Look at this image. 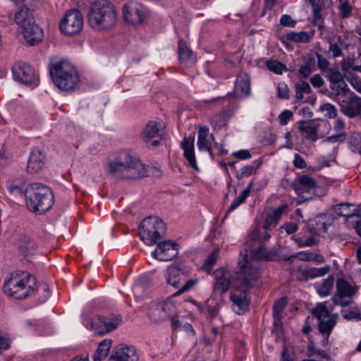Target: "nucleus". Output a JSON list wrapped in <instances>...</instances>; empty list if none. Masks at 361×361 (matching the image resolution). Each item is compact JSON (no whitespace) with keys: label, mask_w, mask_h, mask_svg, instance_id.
<instances>
[{"label":"nucleus","mask_w":361,"mask_h":361,"mask_svg":"<svg viewBox=\"0 0 361 361\" xmlns=\"http://www.w3.org/2000/svg\"><path fill=\"white\" fill-rule=\"evenodd\" d=\"M247 246L250 250V259L245 254L243 260L239 262L240 271L237 275L243 286L252 288L259 283L261 261L276 260L279 254L275 247L268 250L255 231L250 233ZM245 252L247 253L246 250Z\"/></svg>","instance_id":"nucleus-1"},{"label":"nucleus","mask_w":361,"mask_h":361,"mask_svg":"<svg viewBox=\"0 0 361 361\" xmlns=\"http://www.w3.org/2000/svg\"><path fill=\"white\" fill-rule=\"evenodd\" d=\"M108 166L110 174L115 178L137 179L147 175L145 166L137 157L127 151L118 152Z\"/></svg>","instance_id":"nucleus-2"},{"label":"nucleus","mask_w":361,"mask_h":361,"mask_svg":"<svg viewBox=\"0 0 361 361\" xmlns=\"http://www.w3.org/2000/svg\"><path fill=\"white\" fill-rule=\"evenodd\" d=\"M87 18L88 24L95 30L102 31L112 28L118 16L115 6L108 0H97L90 5Z\"/></svg>","instance_id":"nucleus-3"},{"label":"nucleus","mask_w":361,"mask_h":361,"mask_svg":"<svg viewBox=\"0 0 361 361\" xmlns=\"http://www.w3.org/2000/svg\"><path fill=\"white\" fill-rule=\"evenodd\" d=\"M25 205L36 214H43L50 209L54 198L51 189L42 183H33L25 189Z\"/></svg>","instance_id":"nucleus-4"},{"label":"nucleus","mask_w":361,"mask_h":361,"mask_svg":"<svg viewBox=\"0 0 361 361\" xmlns=\"http://www.w3.org/2000/svg\"><path fill=\"white\" fill-rule=\"evenodd\" d=\"M35 285V279L28 272L16 271L4 281L2 289L6 295L23 300L34 293Z\"/></svg>","instance_id":"nucleus-5"},{"label":"nucleus","mask_w":361,"mask_h":361,"mask_svg":"<svg viewBox=\"0 0 361 361\" xmlns=\"http://www.w3.org/2000/svg\"><path fill=\"white\" fill-rule=\"evenodd\" d=\"M166 232V225L157 216L144 219L139 226V235L147 245H154L162 238Z\"/></svg>","instance_id":"nucleus-6"},{"label":"nucleus","mask_w":361,"mask_h":361,"mask_svg":"<svg viewBox=\"0 0 361 361\" xmlns=\"http://www.w3.org/2000/svg\"><path fill=\"white\" fill-rule=\"evenodd\" d=\"M166 281L168 284L178 289L173 293L174 296L179 295L188 291L197 282V279H188V274L177 266L171 265L167 269Z\"/></svg>","instance_id":"nucleus-7"},{"label":"nucleus","mask_w":361,"mask_h":361,"mask_svg":"<svg viewBox=\"0 0 361 361\" xmlns=\"http://www.w3.org/2000/svg\"><path fill=\"white\" fill-rule=\"evenodd\" d=\"M122 322L121 314L110 317H99L97 319L86 318L83 321L85 327L95 334L104 335L115 330Z\"/></svg>","instance_id":"nucleus-8"},{"label":"nucleus","mask_w":361,"mask_h":361,"mask_svg":"<svg viewBox=\"0 0 361 361\" xmlns=\"http://www.w3.org/2000/svg\"><path fill=\"white\" fill-rule=\"evenodd\" d=\"M12 73L16 80L30 87H35L39 84V78L35 70L30 65L22 61L13 63Z\"/></svg>","instance_id":"nucleus-9"},{"label":"nucleus","mask_w":361,"mask_h":361,"mask_svg":"<svg viewBox=\"0 0 361 361\" xmlns=\"http://www.w3.org/2000/svg\"><path fill=\"white\" fill-rule=\"evenodd\" d=\"M66 59H53L49 64V74L54 85L61 91L68 90V71L65 69Z\"/></svg>","instance_id":"nucleus-10"},{"label":"nucleus","mask_w":361,"mask_h":361,"mask_svg":"<svg viewBox=\"0 0 361 361\" xmlns=\"http://www.w3.org/2000/svg\"><path fill=\"white\" fill-rule=\"evenodd\" d=\"M148 13V8L137 1H130L126 4L123 8V19L133 25L142 23Z\"/></svg>","instance_id":"nucleus-11"},{"label":"nucleus","mask_w":361,"mask_h":361,"mask_svg":"<svg viewBox=\"0 0 361 361\" xmlns=\"http://www.w3.org/2000/svg\"><path fill=\"white\" fill-rule=\"evenodd\" d=\"M291 185L295 192L298 195L296 204L299 205L303 202L312 199V197H305L304 195L314 190L317 188V183L312 176L301 175L298 176V179Z\"/></svg>","instance_id":"nucleus-12"},{"label":"nucleus","mask_w":361,"mask_h":361,"mask_svg":"<svg viewBox=\"0 0 361 361\" xmlns=\"http://www.w3.org/2000/svg\"><path fill=\"white\" fill-rule=\"evenodd\" d=\"M215 283L213 286L212 295L216 298L226 293L231 285L232 281L236 279V273L231 275V273L224 268L217 269L214 271Z\"/></svg>","instance_id":"nucleus-13"},{"label":"nucleus","mask_w":361,"mask_h":361,"mask_svg":"<svg viewBox=\"0 0 361 361\" xmlns=\"http://www.w3.org/2000/svg\"><path fill=\"white\" fill-rule=\"evenodd\" d=\"M354 294L353 287L348 281L339 279L336 282V291L334 293L332 301L334 305L346 307L351 303V296Z\"/></svg>","instance_id":"nucleus-14"},{"label":"nucleus","mask_w":361,"mask_h":361,"mask_svg":"<svg viewBox=\"0 0 361 361\" xmlns=\"http://www.w3.org/2000/svg\"><path fill=\"white\" fill-rule=\"evenodd\" d=\"M238 274V272H236V274ZM236 279L239 281L240 285L245 288V289L231 293L229 298L231 301L233 302V310L237 314H241L249 309L250 298L249 296L248 290L250 288L242 284L241 280L238 278V275H236Z\"/></svg>","instance_id":"nucleus-15"},{"label":"nucleus","mask_w":361,"mask_h":361,"mask_svg":"<svg viewBox=\"0 0 361 361\" xmlns=\"http://www.w3.org/2000/svg\"><path fill=\"white\" fill-rule=\"evenodd\" d=\"M180 245L171 240H164L157 245L152 255L160 261H170L178 255Z\"/></svg>","instance_id":"nucleus-16"},{"label":"nucleus","mask_w":361,"mask_h":361,"mask_svg":"<svg viewBox=\"0 0 361 361\" xmlns=\"http://www.w3.org/2000/svg\"><path fill=\"white\" fill-rule=\"evenodd\" d=\"M163 124L161 122L154 121H149L145 126L142 137L143 140L147 145L157 146L162 139Z\"/></svg>","instance_id":"nucleus-17"},{"label":"nucleus","mask_w":361,"mask_h":361,"mask_svg":"<svg viewBox=\"0 0 361 361\" xmlns=\"http://www.w3.org/2000/svg\"><path fill=\"white\" fill-rule=\"evenodd\" d=\"M341 111L349 118L361 115V97L353 94L348 99L338 101Z\"/></svg>","instance_id":"nucleus-18"},{"label":"nucleus","mask_w":361,"mask_h":361,"mask_svg":"<svg viewBox=\"0 0 361 361\" xmlns=\"http://www.w3.org/2000/svg\"><path fill=\"white\" fill-rule=\"evenodd\" d=\"M109 361H138L135 348L120 345L113 348Z\"/></svg>","instance_id":"nucleus-19"},{"label":"nucleus","mask_w":361,"mask_h":361,"mask_svg":"<svg viewBox=\"0 0 361 361\" xmlns=\"http://www.w3.org/2000/svg\"><path fill=\"white\" fill-rule=\"evenodd\" d=\"M45 161L44 153L39 149H33L27 161V171L33 174L39 173L42 169Z\"/></svg>","instance_id":"nucleus-20"},{"label":"nucleus","mask_w":361,"mask_h":361,"mask_svg":"<svg viewBox=\"0 0 361 361\" xmlns=\"http://www.w3.org/2000/svg\"><path fill=\"white\" fill-rule=\"evenodd\" d=\"M21 28L24 39L29 45L34 46L42 40L43 30L35 23V20L30 23V25H26Z\"/></svg>","instance_id":"nucleus-21"},{"label":"nucleus","mask_w":361,"mask_h":361,"mask_svg":"<svg viewBox=\"0 0 361 361\" xmlns=\"http://www.w3.org/2000/svg\"><path fill=\"white\" fill-rule=\"evenodd\" d=\"M175 305L171 302L164 301L159 304L150 314V319L154 322H161L172 317Z\"/></svg>","instance_id":"nucleus-22"},{"label":"nucleus","mask_w":361,"mask_h":361,"mask_svg":"<svg viewBox=\"0 0 361 361\" xmlns=\"http://www.w3.org/2000/svg\"><path fill=\"white\" fill-rule=\"evenodd\" d=\"M195 137H185L180 143L181 148L183 150V157L188 164L196 171H199L195 155Z\"/></svg>","instance_id":"nucleus-23"},{"label":"nucleus","mask_w":361,"mask_h":361,"mask_svg":"<svg viewBox=\"0 0 361 361\" xmlns=\"http://www.w3.org/2000/svg\"><path fill=\"white\" fill-rule=\"evenodd\" d=\"M320 126L314 119L300 121L298 122V130L306 134V139L315 142L318 140L317 130Z\"/></svg>","instance_id":"nucleus-24"},{"label":"nucleus","mask_w":361,"mask_h":361,"mask_svg":"<svg viewBox=\"0 0 361 361\" xmlns=\"http://www.w3.org/2000/svg\"><path fill=\"white\" fill-rule=\"evenodd\" d=\"M69 35L77 34L80 32L83 26V16L78 8L69 9Z\"/></svg>","instance_id":"nucleus-25"},{"label":"nucleus","mask_w":361,"mask_h":361,"mask_svg":"<svg viewBox=\"0 0 361 361\" xmlns=\"http://www.w3.org/2000/svg\"><path fill=\"white\" fill-rule=\"evenodd\" d=\"M326 214H322L310 220L308 227L310 231L316 235H320L327 232L328 225L325 221Z\"/></svg>","instance_id":"nucleus-26"},{"label":"nucleus","mask_w":361,"mask_h":361,"mask_svg":"<svg viewBox=\"0 0 361 361\" xmlns=\"http://www.w3.org/2000/svg\"><path fill=\"white\" fill-rule=\"evenodd\" d=\"M197 147L200 151H209L212 147L211 140L209 139V128L201 126L198 130Z\"/></svg>","instance_id":"nucleus-27"},{"label":"nucleus","mask_w":361,"mask_h":361,"mask_svg":"<svg viewBox=\"0 0 361 361\" xmlns=\"http://www.w3.org/2000/svg\"><path fill=\"white\" fill-rule=\"evenodd\" d=\"M18 247L20 252L24 257H27L35 250L34 243L29 237L23 234L18 237Z\"/></svg>","instance_id":"nucleus-28"},{"label":"nucleus","mask_w":361,"mask_h":361,"mask_svg":"<svg viewBox=\"0 0 361 361\" xmlns=\"http://www.w3.org/2000/svg\"><path fill=\"white\" fill-rule=\"evenodd\" d=\"M112 341L111 339H104L101 341L99 346L93 355L94 361H102L106 357L109 353Z\"/></svg>","instance_id":"nucleus-29"},{"label":"nucleus","mask_w":361,"mask_h":361,"mask_svg":"<svg viewBox=\"0 0 361 361\" xmlns=\"http://www.w3.org/2000/svg\"><path fill=\"white\" fill-rule=\"evenodd\" d=\"M328 319L324 320L323 318L319 320V329L323 334H330L332 329L336 324L338 314H331L327 317Z\"/></svg>","instance_id":"nucleus-30"},{"label":"nucleus","mask_w":361,"mask_h":361,"mask_svg":"<svg viewBox=\"0 0 361 361\" xmlns=\"http://www.w3.org/2000/svg\"><path fill=\"white\" fill-rule=\"evenodd\" d=\"M315 64L316 61L312 55H308L304 58V63L299 69V73L302 75V78L306 79L309 77L314 71Z\"/></svg>","instance_id":"nucleus-31"},{"label":"nucleus","mask_w":361,"mask_h":361,"mask_svg":"<svg viewBox=\"0 0 361 361\" xmlns=\"http://www.w3.org/2000/svg\"><path fill=\"white\" fill-rule=\"evenodd\" d=\"M81 85L80 75L74 66L69 64V92L78 90Z\"/></svg>","instance_id":"nucleus-32"},{"label":"nucleus","mask_w":361,"mask_h":361,"mask_svg":"<svg viewBox=\"0 0 361 361\" xmlns=\"http://www.w3.org/2000/svg\"><path fill=\"white\" fill-rule=\"evenodd\" d=\"M235 88L240 89L245 97L250 94V80L247 75H240L237 78Z\"/></svg>","instance_id":"nucleus-33"},{"label":"nucleus","mask_w":361,"mask_h":361,"mask_svg":"<svg viewBox=\"0 0 361 361\" xmlns=\"http://www.w3.org/2000/svg\"><path fill=\"white\" fill-rule=\"evenodd\" d=\"M192 54V50L188 47L186 43L182 39H180L178 41V59L180 62L184 63L188 61Z\"/></svg>","instance_id":"nucleus-34"},{"label":"nucleus","mask_w":361,"mask_h":361,"mask_svg":"<svg viewBox=\"0 0 361 361\" xmlns=\"http://www.w3.org/2000/svg\"><path fill=\"white\" fill-rule=\"evenodd\" d=\"M334 277L333 276H329L328 278L324 279L322 284L317 288L318 294L322 297H325L329 295L334 286Z\"/></svg>","instance_id":"nucleus-35"},{"label":"nucleus","mask_w":361,"mask_h":361,"mask_svg":"<svg viewBox=\"0 0 361 361\" xmlns=\"http://www.w3.org/2000/svg\"><path fill=\"white\" fill-rule=\"evenodd\" d=\"M262 164V161L259 160H256L253 161L251 165H246L240 169V171L237 173L236 178L238 180L243 179L245 177H248L251 176L253 171L259 167Z\"/></svg>","instance_id":"nucleus-36"},{"label":"nucleus","mask_w":361,"mask_h":361,"mask_svg":"<svg viewBox=\"0 0 361 361\" xmlns=\"http://www.w3.org/2000/svg\"><path fill=\"white\" fill-rule=\"evenodd\" d=\"M286 39L294 42L307 43L310 41V36L305 31L299 32H290L286 34Z\"/></svg>","instance_id":"nucleus-37"},{"label":"nucleus","mask_w":361,"mask_h":361,"mask_svg":"<svg viewBox=\"0 0 361 361\" xmlns=\"http://www.w3.org/2000/svg\"><path fill=\"white\" fill-rule=\"evenodd\" d=\"M338 15L341 18H348L352 16L353 6L349 0H339Z\"/></svg>","instance_id":"nucleus-38"},{"label":"nucleus","mask_w":361,"mask_h":361,"mask_svg":"<svg viewBox=\"0 0 361 361\" xmlns=\"http://www.w3.org/2000/svg\"><path fill=\"white\" fill-rule=\"evenodd\" d=\"M295 87V97L299 100H302L303 99L304 94H310L312 92V88L310 84L305 81L296 83Z\"/></svg>","instance_id":"nucleus-39"},{"label":"nucleus","mask_w":361,"mask_h":361,"mask_svg":"<svg viewBox=\"0 0 361 361\" xmlns=\"http://www.w3.org/2000/svg\"><path fill=\"white\" fill-rule=\"evenodd\" d=\"M311 312L318 320H321V319L329 317V314H331L326 302L318 303L316 307L312 310Z\"/></svg>","instance_id":"nucleus-40"},{"label":"nucleus","mask_w":361,"mask_h":361,"mask_svg":"<svg viewBox=\"0 0 361 361\" xmlns=\"http://www.w3.org/2000/svg\"><path fill=\"white\" fill-rule=\"evenodd\" d=\"M349 145L353 152L361 155V133H353L350 137Z\"/></svg>","instance_id":"nucleus-41"},{"label":"nucleus","mask_w":361,"mask_h":361,"mask_svg":"<svg viewBox=\"0 0 361 361\" xmlns=\"http://www.w3.org/2000/svg\"><path fill=\"white\" fill-rule=\"evenodd\" d=\"M266 65L270 71L278 75H281L283 71H287L286 66L277 60H269Z\"/></svg>","instance_id":"nucleus-42"},{"label":"nucleus","mask_w":361,"mask_h":361,"mask_svg":"<svg viewBox=\"0 0 361 361\" xmlns=\"http://www.w3.org/2000/svg\"><path fill=\"white\" fill-rule=\"evenodd\" d=\"M316 267L298 269V279L302 281H307L309 279L317 278Z\"/></svg>","instance_id":"nucleus-43"},{"label":"nucleus","mask_w":361,"mask_h":361,"mask_svg":"<svg viewBox=\"0 0 361 361\" xmlns=\"http://www.w3.org/2000/svg\"><path fill=\"white\" fill-rule=\"evenodd\" d=\"M343 317L346 320L357 319L361 320V313L357 307H353L348 309L341 310Z\"/></svg>","instance_id":"nucleus-44"},{"label":"nucleus","mask_w":361,"mask_h":361,"mask_svg":"<svg viewBox=\"0 0 361 361\" xmlns=\"http://www.w3.org/2000/svg\"><path fill=\"white\" fill-rule=\"evenodd\" d=\"M353 206L354 204L350 203H341L334 207V212L337 215L345 216L348 219L352 214L350 207Z\"/></svg>","instance_id":"nucleus-45"},{"label":"nucleus","mask_w":361,"mask_h":361,"mask_svg":"<svg viewBox=\"0 0 361 361\" xmlns=\"http://www.w3.org/2000/svg\"><path fill=\"white\" fill-rule=\"evenodd\" d=\"M330 88L336 97L340 95L345 96L349 92V88L345 81L331 84L330 85Z\"/></svg>","instance_id":"nucleus-46"},{"label":"nucleus","mask_w":361,"mask_h":361,"mask_svg":"<svg viewBox=\"0 0 361 361\" xmlns=\"http://www.w3.org/2000/svg\"><path fill=\"white\" fill-rule=\"evenodd\" d=\"M325 77L330 82L331 85L344 81L342 74L339 71H335L333 68L326 72Z\"/></svg>","instance_id":"nucleus-47"},{"label":"nucleus","mask_w":361,"mask_h":361,"mask_svg":"<svg viewBox=\"0 0 361 361\" xmlns=\"http://www.w3.org/2000/svg\"><path fill=\"white\" fill-rule=\"evenodd\" d=\"M307 349L310 353L309 357L316 355L328 360L331 359V356L325 350L317 348L312 341L310 342Z\"/></svg>","instance_id":"nucleus-48"},{"label":"nucleus","mask_w":361,"mask_h":361,"mask_svg":"<svg viewBox=\"0 0 361 361\" xmlns=\"http://www.w3.org/2000/svg\"><path fill=\"white\" fill-rule=\"evenodd\" d=\"M319 111L326 112L325 116L328 118H335L337 116V109L334 105L330 103H325L320 106Z\"/></svg>","instance_id":"nucleus-49"},{"label":"nucleus","mask_w":361,"mask_h":361,"mask_svg":"<svg viewBox=\"0 0 361 361\" xmlns=\"http://www.w3.org/2000/svg\"><path fill=\"white\" fill-rule=\"evenodd\" d=\"M218 257V250H214L206 259L204 264L203 269L206 270L208 273H209L216 263Z\"/></svg>","instance_id":"nucleus-50"},{"label":"nucleus","mask_w":361,"mask_h":361,"mask_svg":"<svg viewBox=\"0 0 361 361\" xmlns=\"http://www.w3.org/2000/svg\"><path fill=\"white\" fill-rule=\"evenodd\" d=\"M286 305L287 300L286 298L282 297L277 300L273 305V314H281Z\"/></svg>","instance_id":"nucleus-51"},{"label":"nucleus","mask_w":361,"mask_h":361,"mask_svg":"<svg viewBox=\"0 0 361 361\" xmlns=\"http://www.w3.org/2000/svg\"><path fill=\"white\" fill-rule=\"evenodd\" d=\"M318 61V66L322 72H327L331 68H329V63L327 59L319 53H316Z\"/></svg>","instance_id":"nucleus-52"},{"label":"nucleus","mask_w":361,"mask_h":361,"mask_svg":"<svg viewBox=\"0 0 361 361\" xmlns=\"http://www.w3.org/2000/svg\"><path fill=\"white\" fill-rule=\"evenodd\" d=\"M346 137V133L345 132L337 133L336 135H333L327 137L324 141L331 143L343 142Z\"/></svg>","instance_id":"nucleus-53"},{"label":"nucleus","mask_w":361,"mask_h":361,"mask_svg":"<svg viewBox=\"0 0 361 361\" xmlns=\"http://www.w3.org/2000/svg\"><path fill=\"white\" fill-rule=\"evenodd\" d=\"M361 216L352 212L351 216L345 219V224L349 228L354 229L355 227L360 223Z\"/></svg>","instance_id":"nucleus-54"},{"label":"nucleus","mask_w":361,"mask_h":361,"mask_svg":"<svg viewBox=\"0 0 361 361\" xmlns=\"http://www.w3.org/2000/svg\"><path fill=\"white\" fill-rule=\"evenodd\" d=\"M278 219L274 215L271 213L267 215L264 223V228L267 231L271 229L272 227H274L276 225Z\"/></svg>","instance_id":"nucleus-55"},{"label":"nucleus","mask_w":361,"mask_h":361,"mask_svg":"<svg viewBox=\"0 0 361 361\" xmlns=\"http://www.w3.org/2000/svg\"><path fill=\"white\" fill-rule=\"evenodd\" d=\"M278 97L281 99H288L289 89L284 82H280L278 85Z\"/></svg>","instance_id":"nucleus-56"},{"label":"nucleus","mask_w":361,"mask_h":361,"mask_svg":"<svg viewBox=\"0 0 361 361\" xmlns=\"http://www.w3.org/2000/svg\"><path fill=\"white\" fill-rule=\"evenodd\" d=\"M293 116V112L290 110H285L279 116V123L282 126L286 125Z\"/></svg>","instance_id":"nucleus-57"},{"label":"nucleus","mask_w":361,"mask_h":361,"mask_svg":"<svg viewBox=\"0 0 361 361\" xmlns=\"http://www.w3.org/2000/svg\"><path fill=\"white\" fill-rule=\"evenodd\" d=\"M280 23L283 26L294 27L296 25V21L290 16L284 14L281 17Z\"/></svg>","instance_id":"nucleus-58"},{"label":"nucleus","mask_w":361,"mask_h":361,"mask_svg":"<svg viewBox=\"0 0 361 361\" xmlns=\"http://www.w3.org/2000/svg\"><path fill=\"white\" fill-rule=\"evenodd\" d=\"M288 211V204H283L280 207L274 209L271 214L274 215L275 217L279 220L283 214L287 213Z\"/></svg>","instance_id":"nucleus-59"},{"label":"nucleus","mask_w":361,"mask_h":361,"mask_svg":"<svg viewBox=\"0 0 361 361\" xmlns=\"http://www.w3.org/2000/svg\"><path fill=\"white\" fill-rule=\"evenodd\" d=\"M68 11L63 13V18L59 21V30L65 35H68Z\"/></svg>","instance_id":"nucleus-60"},{"label":"nucleus","mask_w":361,"mask_h":361,"mask_svg":"<svg viewBox=\"0 0 361 361\" xmlns=\"http://www.w3.org/2000/svg\"><path fill=\"white\" fill-rule=\"evenodd\" d=\"M8 188L11 194L21 195L23 193V187L20 185L15 184L14 183H8Z\"/></svg>","instance_id":"nucleus-61"},{"label":"nucleus","mask_w":361,"mask_h":361,"mask_svg":"<svg viewBox=\"0 0 361 361\" xmlns=\"http://www.w3.org/2000/svg\"><path fill=\"white\" fill-rule=\"evenodd\" d=\"M233 156L240 160L247 159L252 157L251 153L247 149H241L233 152Z\"/></svg>","instance_id":"nucleus-62"},{"label":"nucleus","mask_w":361,"mask_h":361,"mask_svg":"<svg viewBox=\"0 0 361 361\" xmlns=\"http://www.w3.org/2000/svg\"><path fill=\"white\" fill-rule=\"evenodd\" d=\"M293 164L295 167L300 169H305L307 166L305 159L299 154H295Z\"/></svg>","instance_id":"nucleus-63"},{"label":"nucleus","mask_w":361,"mask_h":361,"mask_svg":"<svg viewBox=\"0 0 361 361\" xmlns=\"http://www.w3.org/2000/svg\"><path fill=\"white\" fill-rule=\"evenodd\" d=\"M312 252L309 251H300L294 255V257H297L300 260L305 262L312 261Z\"/></svg>","instance_id":"nucleus-64"}]
</instances>
